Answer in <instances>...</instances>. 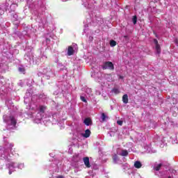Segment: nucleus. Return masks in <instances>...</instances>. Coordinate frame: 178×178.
<instances>
[{
	"label": "nucleus",
	"instance_id": "obj_19",
	"mask_svg": "<svg viewBox=\"0 0 178 178\" xmlns=\"http://www.w3.org/2000/svg\"><path fill=\"white\" fill-rule=\"evenodd\" d=\"M81 101H82L83 102H87V100L86 99V97H83V96L81 97Z\"/></svg>",
	"mask_w": 178,
	"mask_h": 178
},
{
	"label": "nucleus",
	"instance_id": "obj_18",
	"mask_svg": "<svg viewBox=\"0 0 178 178\" xmlns=\"http://www.w3.org/2000/svg\"><path fill=\"white\" fill-rule=\"evenodd\" d=\"M117 124H119V126H122L123 124V121L122 120L117 121Z\"/></svg>",
	"mask_w": 178,
	"mask_h": 178
},
{
	"label": "nucleus",
	"instance_id": "obj_24",
	"mask_svg": "<svg viewBox=\"0 0 178 178\" xmlns=\"http://www.w3.org/2000/svg\"><path fill=\"white\" fill-rule=\"evenodd\" d=\"M120 79H123V76H120Z\"/></svg>",
	"mask_w": 178,
	"mask_h": 178
},
{
	"label": "nucleus",
	"instance_id": "obj_6",
	"mask_svg": "<svg viewBox=\"0 0 178 178\" xmlns=\"http://www.w3.org/2000/svg\"><path fill=\"white\" fill-rule=\"evenodd\" d=\"M9 118L10 120L11 124L13 126H15L17 124V121H16V119L15 118V117H13V115H10Z\"/></svg>",
	"mask_w": 178,
	"mask_h": 178
},
{
	"label": "nucleus",
	"instance_id": "obj_1",
	"mask_svg": "<svg viewBox=\"0 0 178 178\" xmlns=\"http://www.w3.org/2000/svg\"><path fill=\"white\" fill-rule=\"evenodd\" d=\"M102 68L103 70H115V65H113V62L106 61L102 65Z\"/></svg>",
	"mask_w": 178,
	"mask_h": 178
},
{
	"label": "nucleus",
	"instance_id": "obj_12",
	"mask_svg": "<svg viewBox=\"0 0 178 178\" xmlns=\"http://www.w3.org/2000/svg\"><path fill=\"white\" fill-rule=\"evenodd\" d=\"M46 108H46L45 106H40V112L41 113H44Z\"/></svg>",
	"mask_w": 178,
	"mask_h": 178
},
{
	"label": "nucleus",
	"instance_id": "obj_4",
	"mask_svg": "<svg viewBox=\"0 0 178 178\" xmlns=\"http://www.w3.org/2000/svg\"><path fill=\"white\" fill-rule=\"evenodd\" d=\"M67 55L68 56H72V55H74V49H73V47H68Z\"/></svg>",
	"mask_w": 178,
	"mask_h": 178
},
{
	"label": "nucleus",
	"instance_id": "obj_13",
	"mask_svg": "<svg viewBox=\"0 0 178 178\" xmlns=\"http://www.w3.org/2000/svg\"><path fill=\"white\" fill-rule=\"evenodd\" d=\"M110 46L112 47H116V41H115L114 40H111L110 41Z\"/></svg>",
	"mask_w": 178,
	"mask_h": 178
},
{
	"label": "nucleus",
	"instance_id": "obj_22",
	"mask_svg": "<svg viewBox=\"0 0 178 178\" xmlns=\"http://www.w3.org/2000/svg\"><path fill=\"white\" fill-rule=\"evenodd\" d=\"M56 178H65L63 175H59Z\"/></svg>",
	"mask_w": 178,
	"mask_h": 178
},
{
	"label": "nucleus",
	"instance_id": "obj_11",
	"mask_svg": "<svg viewBox=\"0 0 178 178\" xmlns=\"http://www.w3.org/2000/svg\"><path fill=\"white\" fill-rule=\"evenodd\" d=\"M18 70L20 73H22L23 74H26V69L24 67H19Z\"/></svg>",
	"mask_w": 178,
	"mask_h": 178
},
{
	"label": "nucleus",
	"instance_id": "obj_16",
	"mask_svg": "<svg viewBox=\"0 0 178 178\" xmlns=\"http://www.w3.org/2000/svg\"><path fill=\"white\" fill-rule=\"evenodd\" d=\"M106 119V115L103 113H102V122H105V120Z\"/></svg>",
	"mask_w": 178,
	"mask_h": 178
},
{
	"label": "nucleus",
	"instance_id": "obj_7",
	"mask_svg": "<svg viewBox=\"0 0 178 178\" xmlns=\"http://www.w3.org/2000/svg\"><path fill=\"white\" fill-rule=\"evenodd\" d=\"M122 102L124 104H129V96L127 95L122 96Z\"/></svg>",
	"mask_w": 178,
	"mask_h": 178
},
{
	"label": "nucleus",
	"instance_id": "obj_10",
	"mask_svg": "<svg viewBox=\"0 0 178 178\" xmlns=\"http://www.w3.org/2000/svg\"><path fill=\"white\" fill-rule=\"evenodd\" d=\"M127 155H129V152H127V150H122L121 156H127Z\"/></svg>",
	"mask_w": 178,
	"mask_h": 178
},
{
	"label": "nucleus",
	"instance_id": "obj_8",
	"mask_svg": "<svg viewBox=\"0 0 178 178\" xmlns=\"http://www.w3.org/2000/svg\"><path fill=\"white\" fill-rule=\"evenodd\" d=\"M134 166L136 169H140L141 166H143V164H141V162L138 161L134 163Z\"/></svg>",
	"mask_w": 178,
	"mask_h": 178
},
{
	"label": "nucleus",
	"instance_id": "obj_25",
	"mask_svg": "<svg viewBox=\"0 0 178 178\" xmlns=\"http://www.w3.org/2000/svg\"><path fill=\"white\" fill-rule=\"evenodd\" d=\"M168 178H172V177H171V176H169Z\"/></svg>",
	"mask_w": 178,
	"mask_h": 178
},
{
	"label": "nucleus",
	"instance_id": "obj_15",
	"mask_svg": "<svg viewBox=\"0 0 178 178\" xmlns=\"http://www.w3.org/2000/svg\"><path fill=\"white\" fill-rule=\"evenodd\" d=\"M134 24H137V15H134L132 19Z\"/></svg>",
	"mask_w": 178,
	"mask_h": 178
},
{
	"label": "nucleus",
	"instance_id": "obj_5",
	"mask_svg": "<svg viewBox=\"0 0 178 178\" xmlns=\"http://www.w3.org/2000/svg\"><path fill=\"white\" fill-rule=\"evenodd\" d=\"M82 136L85 138H88V137H90V136H91V131H90V129H86L85 131V133L83 134H82Z\"/></svg>",
	"mask_w": 178,
	"mask_h": 178
},
{
	"label": "nucleus",
	"instance_id": "obj_20",
	"mask_svg": "<svg viewBox=\"0 0 178 178\" xmlns=\"http://www.w3.org/2000/svg\"><path fill=\"white\" fill-rule=\"evenodd\" d=\"M154 42L155 45H158L159 44L158 42V40H156V39H154Z\"/></svg>",
	"mask_w": 178,
	"mask_h": 178
},
{
	"label": "nucleus",
	"instance_id": "obj_17",
	"mask_svg": "<svg viewBox=\"0 0 178 178\" xmlns=\"http://www.w3.org/2000/svg\"><path fill=\"white\" fill-rule=\"evenodd\" d=\"M113 92L115 94H119V90L117 89V88L113 89Z\"/></svg>",
	"mask_w": 178,
	"mask_h": 178
},
{
	"label": "nucleus",
	"instance_id": "obj_21",
	"mask_svg": "<svg viewBox=\"0 0 178 178\" xmlns=\"http://www.w3.org/2000/svg\"><path fill=\"white\" fill-rule=\"evenodd\" d=\"M116 159H118V156L115 154V157L113 158V160H114V161H116Z\"/></svg>",
	"mask_w": 178,
	"mask_h": 178
},
{
	"label": "nucleus",
	"instance_id": "obj_3",
	"mask_svg": "<svg viewBox=\"0 0 178 178\" xmlns=\"http://www.w3.org/2000/svg\"><path fill=\"white\" fill-rule=\"evenodd\" d=\"M83 123L86 124V126H91V124H92V120L91 118H87L83 120Z\"/></svg>",
	"mask_w": 178,
	"mask_h": 178
},
{
	"label": "nucleus",
	"instance_id": "obj_23",
	"mask_svg": "<svg viewBox=\"0 0 178 178\" xmlns=\"http://www.w3.org/2000/svg\"><path fill=\"white\" fill-rule=\"evenodd\" d=\"M8 173H9V175H11L12 174V171L10 170Z\"/></svg>",
	"mask_w": 178,
	"mask_h": 178
},
{
	"label": "nucleus",
	"instance_id": "obj_9",
	"mask_svg": "<svg viewBox=\"0 0 178 178\" xmlns=\"http://www.w3.org/2000/svg\"><path fill=\"white\" fill-rule=\"evenodd\" d=\"M161 168H162V163H159L157 165L154 166V170L156 172L161 170Z\"/></svg>",
	"mask_w": 178,
	"mask_h": 178
},
{
	"label": "nucleus",
	"instance_id": "obj_14",
	"mask_svg": "<svg viewBox=\"0 0 178 178\" xmlns=\"http://www.w3.org/2000/svg\"><path fill=\"white\" fill-rule=\"evenodd\" d=\"M156 51L157 54H161V46L159 44H156Z\"/></svg>",
	"mask_w": 178,
	"mask_h": 178
},
{
	"label": "nucleus",
	"instance_id": "obj_2",
	"mask_svg": "<svg viewBox=\"0 0 178 178\" xmlns=\"http://www.w3.org/2000/svg\"><path fill=\"white\" fill-rule=\"evenodd\" d=\"M83 163L85 165V166H86L87 168H91V164H90V158L88 157H84L83 159Z\"/></svg>",
	"mask_w": 178,
	"mask_h": 178
}]
</instances>
